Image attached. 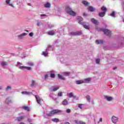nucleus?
<instances>
[{"label":"nucleus","instance_id":"24","mask_svg":"<svg viewBox=\"0 0 124 124\" xmlns=\"http://www.w3.org/2000/svg\"><path fill=\"white\" fill-rule=\"evenodd\" d=\"M5 103L6 104H10V103H12L11 100L9 98H7L5 101Z\"/></svg>","mask_w":124,"mask_h":124},{"label":"nucleus","instance_id":"51","mask_svg":"<svg viewBox=\"0 0 124 124\" xmlns=\"http://www.w3.org/2000/svg\"><path fill=\"white\" fill-rule=\"evenodd\" d=\"M48 78V75H46L45 76V79H47Z\"/></svg>","mask_w":124,"mask_h":124},{"label":"nucleus","instance_id":"19","mask_svg":"<svg viewBox=\"0 0 124 124\" xmlns=\"http://www.w3.org/2000/svg\"><path fill=\"white\" fill-rule=\"evenodd\" d=\"M21 93L22 94H25L26 95H30V94H32V93L28 92H26V91L22 92Z\"/></svg>","mask_w":124,"mask_h":124},{"label":"nucleus","instance_id":"47","mask_svg":"<svg viewBox=\"0 0 124 124\" xmlns=\"http://www.w3.org/2000/svg\"><path fill=\"white\" fill-rule=\"evenodd\" d=\"M41 17H43V18H45V17H47V16H46V15H44V14H42L40 15Z\"/></svg>","mask_w":124,"mask_h":124},{"label":"nucleus","instance_id":"59","mask_svg":"<svg viewBox=\"0 0 124 124\" xmlns=\"http://www.w3.org/2000/svg\"><path fill=\"white\" fill-rule=\"evenodd\" d=\"M92 103H93V101H92Z\"/></svg>","mask_w":124,"mask_h":124},{"label":"nucleus","instance_id":"11","mask_svg":"<svg viewBox=\"0 0 124 124\" xmlns=\"http://www.w3.org/2000/svg\"><path fill=\"white\" fill-rule=\"evenodd\" d=\"M35 97L37 100V103L40 105H41V101H42V99L38 95H35Z\"/></svg>","mask_w":124,"mask_h":124},{"label":"nucleus","instance_id":"36","mask_svg":"<svg viewBox=\"0 0 124 124\" xmlns=\"http://www.w3.org/2000/svg\"><path fill=\"white\" fill-rule=\"evenodd\" d=\"M58 78L59 79H61V80H64V78L60 74H58Z\"/></svg>","mask_w":124,"mask_h":124},{"label":"nucleus","instance_id":"42","mask_svg":"<svg viewBox=\"0 0 124 124\" xmlns=\"http://www.w3.org/2000/svg\"><path fill=\"white\" fill-rule=\"evenodd\" d=\"M95 62H96V63H97V64H99V62H100V59H96Z\"/></svg>","mask_w":124,"mask_h":124},{"label":"nucleus","instance_id":"13","mask_svg":"<svg viewBox=\"0 0 124 124\" xmlns=\"http://www.w3.org/2000/svg\"><path fill=\"white\" fill-rule=\"evenodd\" d=\"M56 33H57L56 30L50 31L47 32V34H48V35H55V34H56Z\"/></svg>","mask_w":124,"mask_h":124},{"label":"nucleus","instance_id":"18","mask_svg":"<svg viewBox=\"0 0 124 124\" xmlns=\"http://www.w3.org/2000/svg\"><path fill=\"white\" fill-rule=\"evenodd\" d=\"M91 21L92 23H93V24H94V25H98V21H97V20L94 18H92L91 19Z\"/></svg>","mask_w":124,"mask_h":124},{"label":"nucleus","instance_id":"39","mask_svg":"<svg viewBox=\"0 0 124 124\" xmlns=\"http://www.w3.org/2000/svg\"><path fill=\"white\" fill-rule=\"evenodd\" d=\"M43 56H44L45 57H46L47 55H48V52L47 51H43L42 52Z\"/></svg>","mask_w":124,"mask_h":124},{"label":"nucleus","instance_id":"31","mask_svg":"<svg viewBox=\"0 0 124 124\" xmlns=\"http://www.w3.org/2000/svg\"><path fill=\"white\" fill-rule=\"evenodd\" d=\"M52 121L54 123H59L60 122V120L58 118H53L52 119Z\"/></svg>","mask_w":124,"mask_h":124},{"label":"nucleus","instance_id":"49","mask_svg":"<svg viewBox=\"0 0 124 124\" xmlns=\"http://www.w3.org/2000/svg\"><path fill=\"white\" fill-rule=\"evenodd\" d=\"M66 112L68 113H69L70 112H71V110H70V109H68L66 110Z\"/></svg>","mask_w":124,"mask_h":124},{"label":"nucleus","instance_id":"48","mask_svg":"<svg viewBox=\"0 0 124 124\" xmlns=\"http://www.w3.org/2000/svg\"><path fill=\"white\" fill-rule=\"evenodd\" d=\"M29 36H31V37H32L33 36V33H32V32H30V33H29Z\"/></svg>","mask_w":124,"mask_h":124},{"label":"nucleus","instance_id":"38","mask_svg":"<svg viewBox=\"0 0 124 124\" xmlns=\"http://www.w3.org/2000/svg\"><path fill=\"white\" fill-rule=\"evenodd\" d=\"M48 29H52V28H54V24H48Z\"/></svg>","mask_w":124,"mask_h":124},{"label":"nucleus","instance_id":"40","mask_svg":"<svg viewBox=\"0 0 124 124\" xmlns=\"http://www.w3.org/2000/svg\"><path fill=\"white\" fill-rule=\"evenodd\" d=\"M23 108L24 109V110H26V111H30V108L28 107L24 106L23 107Z\"/></svg>","mask_w":124,"mask_h":124},{"label":"nucleus","instance_id":"15","mask_svg":"<svg viewBox=\"0 0 124 124\" xmlns=\"http://www.w3.org/2000/svg\"><path fill=\"white\" fill-rule=\"evenodd\" d=\"M27 34H27L26 33H23L22 34L18 35L17 36V37L19 39H23V38H24V37H25V36H26Z\"/></svg>","mask_w":124,"mask_h":124},{"label":"nucleus","instance_id":"41","mask_svg":"<svg viewBox=\"0 0 124 124\" xmlns=\"http://www.w3.org/2000/svg\"><path fill=\"white\" fill-rule=\"evenodd\" d=\"M50 97H51V98H52L53 100H56V98H55V97H54V95L53 94H50L49 95Z\"/></svg>","mask_w":124,"mask_h":124},{"label":"nucleus","instance_id":"23","mask_svg":"<svg viewBox=\"0 0 124 124\" xmlns=\"http://www.w3.org/2000/svg\"><path fill=\"white\" fill-rule=\"evenodd\" d=\"M44 6L46 8H50V7H51V4L49 2H47L44 4Z\"/></svg>","mask_w":124,"mask_h":124},{"label":"nucleus","instance_id":"43","mask_svg":"<svg viewBox=\"0 0 124 124\" xmlns=\"http://www.w3.org/2000/svg\"><path fill=\"white\" fill-rule=\"evenodd\" d=\"M70 74V73H69V72H65L63 73V75L65 76H69Z\"/></svg>","mask_w":124,"mask_h":124},{"label":"nucleus","instance_id":"44","mask_svg":"<svg viewBox=\"0 0 124 124\" xmlns=\"http://www.w3.org/2000/svg\"><path fill=\"white\" fill-rule=\"evenodd\" d=\"M11 89H12L11 86H7L6 90V91H9V90H11Z\"/></svg>","mask_w":124,"mask_h":124},{"label":"nucleus","instance_id":"9","mask_svg":"<svg viewBox=\"0 0 124 124\" xmlns=\"http://www.w3.org/2000/svg\"><path fill=\"white\" fill-rule=\"evenodd\" d=\"M119 121V118L115 116H112L111 117V121L113 124H117Z\"/></svg>","mask_w":124,"mask_h":124},{"label":"nucleus","instance_id":"1","mask_svg":"<svg viewBox=\"0 0 124 124\" xmlns=\"http://www.w3.org/2000/svg\"><path fill=\"white\" fill-rule=\"evenodd\" d=\"M58 113H62V110H58V109H54L53 110H52L49 113L47 114H44L43 117L45 118H47V117H52V116H54L55 114H57Z\"/></svg>","mask_w":124,"mask_h":124},{"label":"nucleus","instance_id":"52","mask_svg":"<svg viewBox=\"0 0 124 124\" xmlns=\"http://www.w3.org/2000/svg\"><path fill=\"white\" fill-rule=\"evenodd\" d=\"M37 26H40V25H41L40 22H37Z\"/></svg>","mask_w":124,"mask_h":124},{"label":"nucleus","instance_id":"28","mask_svg":"<svg viewBox=\"0 0 124 124\" xmlns=\"http://www.w3.org/2000/svg\"><path fill=\"white\" fill-rule=\"evenodd\" d=\"M50 78H55V72L54 71H50Z\"/></svg>","mask_w":124,"mask_h":124},{"label":"nucleus","instance_id":"8","mask_svg":"<svg viewBox=\"0 0 124 124\" xmlns=\"http://www.w3.org/2000/svg\"><path fill=\"white\" fill-rule=\"evenodd\" d=\"M69 35H81L82 34V31H77L75 32H71L69 33Z\"/></svg>","mask_w":124,"mask_h":124},{"label":"nucleus","instance_id":"45","mask_svg":"<svg viewBox=\"0 0 124 124\" xmlns=\"http://www.w3.org/2000/svg\"><path fill=\"white\" fill-rule=\"evenodd\" d=\"M61 96H62V92H59L58 93V97H60Z\"/></svg>","mask_w":124,"mask_h":124},{"label":"nucleus","instance_id":"60","mask_svg":"<svg viewBox=\"0 0 124 124\" xmlns=\"http://www.w3.org/2000/svg\"><path fill=\"white\" fill-rule=\"evenodd\" d=\"M116 68H117L115 67V68H114V69H116Z\"/></svg>","mask_w":124,"mask_h":124},{"label":"nucleus","instance_id":"46","mask_svg":"<svg viewBox=\"0 0 124 124\" xmlns=\"http://www.w3.org/2000/svg\"><path fill=\"white\" fill-rule=\"evenodd\" d=\"M110 16H111V17H115V12H112V13L110 14Z\"/></svg>","mask_w":124,"mask_h":124},{"label":"nucleus","instance_id":"57","mask_svg":"<svg viewBox=\"0 0 124 124\" xmlns=\"http://www.w3.org/2000/svg\"><path fill=\"white\" fill-rule=\"evenodd\" d=\"M83 16H87V15H86V13H84V14H83Z\"/></svg>","mask_w":124,"mask_h":124},{"label":"nucleus","instance_id":"34","mask_svg":"<svg viewBox=\"0 0 124 124\" xmlns=\"http://www.w3.org/2000/svg\"><path fill=\"white\" fill-rule=\"evenodd\" d=\"M101 10L102 11H104L103 12H105V13H106V11H107V9L106 8V7L103 6L101 8Z\"/></svg>","mask_w":124,"mask_h":124},{"label":"nucleus","instance_id":"21","mask_svg":"<svg viewBox=\"0 0 124 124\" xmlns=\"http://www.w3.org/2000/svg\"><path fill=\"white\" fill-rule=\"evenodd\" d=\"M62 105H63L64 106H66V105H68V102L67 101V100L64 99L62 102Z\"/></svg>","mask_w":124,"mask_h":124},{"label":"nucleus","instance_id":"20","mask_svg":"<svg viewBox=\"0 0 124 124\" xmlns=\"http://www.w3.org/2000/svg\"><path fill=\"white\" fill-rule=\"evenodd\" d=\"M104 42L103 40H96L95 41L96 44H103Z\"/></svg>","mask_w":124,"mask_h":124},{"label":"nucleus","instance_id":"6","mask_svg":"<svg viewBox=\"0 0 124 124\" xmlns=\"http://www.w3.org/2000/svg\"><path fill=\"white\" fill-rule=\"evenodd\" d=\"M117 44L118 46L124 47V38H120L117 41Z\"/></svg>","mask_w":124,"mask_h":124},{"label":"nucleus","instance_id":"10","mask_svg":"<svg viewBox=\"0 0 124 124\" xmlns=\"http://www.w3.org/2000/svg\"><path fill=\"white\" fill-rule=\"evenodd\" d=\"M0 65L3 68H6L7 65H8V62L4 61H2L0 62Z\"/></svg>","mask_w":124,"mask_h":124},{"label":"nucleus","instance_id":"16","mask_svg":"<svg viewBox=\"0 0 124 124\" xmlns=\"http://www.w3.org/2000/svg\"><path fill=\"white\" fill-rule=\"evenodd\" d=\"M57 46H58V42L55 41V43L52 46H49L47 49L49 50V49H52V48H54V47H56Z\"/></svg>","mask_w":124,"mask_h":124},{"label":"nucleus","instance_id":"55","mask_svg":"<svg viewBox=\"0 0 124 124\" xmlns=\"http://www.w3.org/2000/svg\"><path fill=\"white\" fill-rule=\"evenodd\" d=\"M28 121L29 122H31V119H28Z\"/></svg>","mask_w":124,"mask_h":124},{"label":"nucleus","instance_id":"2","mask_svg":"<svg viewBox=\"0 0 124 124\" xmlns=\"http://www.w3.org/2000/svg\"><path fill=\"white\" fill-rule=\"evenodd\" d=\"M65 11L66 13L69 14V15H71V16H75V15H76V13L72 11V9L70 8V7L69 6H66L65 7Z\"/></svg>","mask_w":124,"mask_h":124},{"label":"nucleus","instance_id":"30","mask_svg":"<svg viewBox=\"0 0 124 124\" xmlns=\"http://www.w3.org/2000/svg\"><path fill=\"white\" fill-rule=\"evenodd\" d=\"M24 118L25 117L24 116H20L19 117L16 118V120L18 121V122H20V121H22V120H23Z\"/></svg>","mask_w":124,"mask_h":124},{"label":"nucleus","instance_id":"5","mask_svg":"<svg viewBox=\"0 0 124 124\" xmlns=\"http://www.w3.org/2000/svg\"><path fill=\"white\" fill-rule=\"evenodd\" d=\"M98 31H103L105 34H106V35H107L108 36H111V31H109L108 29L100 28L98 29Z\"/></svg>","mask_w":124,"mask_h":124},{"label":"nucleus","instance_id":"53","mask_svg":"<svg viewBox=\"0 0 124 124\" xmlns=\"http://www.w3.org/2000/svg\"><path fill=\"white\" fill-rule=\"evenodd\" d=\"M122 6L123 7V10L124 11V2L122 3Z\"/></svg>","mask_w":124,"mask_h":124},{"label":"nucleus","instance_id":"26","mask_svg":"<svg viewBox=\"0 0 124 124\" xmlns=\"http://www.w3.org/2000/svg\"><path fill=\"white\" fill-rule=\"evenodd\" d=\"M82 3L85 5V6H89L90 5V3H89L88 1L86 0H83L82 1Z\"/></svg>","mask_w":124,"mask_h":124},{"label":"nucleus","instance_id":"4","mask_svg":"<svg viewBox=\"0 0 124 124\" xmlns=\"http://www.w3.org/2000/svg\"><path fill=\"white\" fill-rule=\"evenodd\" d=\"M17 65L19 69H21V70H24L25 69H26L27 70H32V69L31 67L21 66L22 65V63H20V62H17Z\"/></svg>","mask_w":124,"mask_h":124},{"label":"nucleus","instance_id":"25","mask_svg":"<svg viewBox=\"0 0 124 124\" xmlns=\"http://www.w3.org/2000/svg\"><path fill=\"white\" fill-rule=\"evenodd\" d=\"M76 84L77 85H80L81 84H84V82L83 81V80H76Z\"/></svg>","mask_w":124,"mask_h":124},{"label":"nucleus","instance_id":"58","mask_svg":"<svg viewBox=\"0 0 124 124\" xmlns=\"http://www.w3.org/2000/svg\"><path fill=\"white\" fill-rule=\"evenodd\" d=\"M28 5H29L30 6H31V4H28Z\"/></svg>","mask_w":124,"mask_h":124},{"label":"nucleus","instance_id":"17","mask_svg":"<svg viewBox=\"0 0 124 124\" xmlns=\"http://www.w3.org/2000/svg\"><path fill=\"white\" fill-rule=\"evenodd\" d=\"M91 80H92V78H85L84 79L82 80V81L83 82V84H84V83H90Z\"/></svg>","mask_w":124,"mask_h":124},{"label":"nucleus","instance_id":"54","mask_svg":"<svg viewBox=\"0 0 124 124\" xmlns=\"http://www.w3.org/2000/svg\"><path fill=\"white\" fill-rule=\"evenodd\" d=\"M99 122H102V118L99 119Z\"/></svg>","mask_w":124,"mask_h":124},{"label":"nucleus","instance_id":"50","mask_svg":"<svg viewBox=\"0 0 124 124\" xmlns=\"http://www.w3.org/2000/svg\"><path fill=\"white\" fill-rule=\"evenodd\" d=\"M78 107H79V108H80V109H82L83 108V106H82V104H79L78 105Z\"/></svg>","mask_w":124,"mask_h":124},{"label":"nucleus","instance_id":"27","mask_svg":"<svg viewBox=\"0 0 124 124\" xmlns=\"http://www.w3.org/2000/svg\"><path fill=\"white\" fill-rule=\"evenodd\" d=\"M88 10H89V11H90L91 12H93V11L95 10V9L92 6H89Z\"/></svg>","mask_w":124,"mask_h":124},{"label":"nucleus","instance_id":"7","mask_svg":"<svg viewBox=\"0 0 124 124\" xmlns=\"http://www.w3.org/2000/svg\"><path fill=\"white\" fill-rule=\"evenodd\" d=\"M5 3L8 6H11V7H13L14 8L15 7L11 2V0H5Z\"/></svg>","mask_w":124,"mask_h":124},{"label":"nucleus","instance_id":"32","mask_svg":"<svg viewBox=\"0 0 124 124\" xmlns=\"http://www.w3.org/2000/svg\"><path fill=\"white\" fill-rule=\"evenodd\" d=\"M75 122L76 124H86V123H83L82 121H78L77 120H75Z\"/></svg>","mask_w":124,"mask_h":124},{"label":"nucleus","instance_id":"12","mask_svg":"<svg viewBox=\"0 0 124 124\" xmlns=\"http://www.w3.org/2000/svg\"><path fill=\"white\" fill-rule=\"evenodd\" d=\"M59 89H60V86H52L50 88V91H51V92H56L58 91Z\"/></svg>","mask_w":124,"mask_h":124},{"label":"nucleus","instance_id":"33","mask_svg":"<svg viewBox=\"0 0 124 124\" xmlns=\"http://www.w3.org/2000/svg\"><path fill=\"white\" fill-rule=\"evenodd\" d=\"M27 64L29 66H33V65H34V63L33 62H29L27 63Z\"/></svg>","mask_w":124,"mask_h":124},{"label":"nucleus","instance_id":"14","mask_svg":"<svg viewBox=\"0 0 124 124\" xmlns=\"http://www.w3.org/2000/svg\"><path fill=\"white\" fill-rule=\"evenodd\" d=\"M104 98L106 99V100H107V101H112L114 99V98L113 97L109 96H104Z\"/></svg>","mask_w":124,"mask_h":124},{"label":"nucleus","instance_id":"22","mask_svg":"<svg viewBox=\"0 0 124 124\" xmlns=\"http://www.w3.org/2000/svg\"><path fill=\"white\" fill-rule=\"evenodd\" d=\"M67 96H68V97H70V98H71V97H73L74 98H76V96H74L73 95V93H69L67 94Z\"/></svg>","mask_w":124,"mask_h":124},{"label":"nucleus","instance_id":"56","mask_svg":"<svg viewBox=\"0 0 124 124\" xmlns=\"http://www.w3.org/2000/svg\"><path fill=\"white\" fill-rule=\"evenodd\" d=\"M0 90H2V86H0Z\"/></svg>","mask_w":124,"mask_h":124},{"label":"nucleus","instance_id":"3","mask_svg":"<svg viewBox=\"0 0 124 124\" xmlns=\"http://www.w3.org/2000/svg\"><path fill=\"white\" fill-rule=\"evenodd\" d=\"M77 19L79 20V22H78L79 24H80V25H82L84 29H86V30H89L90 29V26L87 25V24H86V23L81 21H83V18H82V17L80 16H78Z\"/></svg>","mask_w":124,"mask_h":124},{"label":"nucleus","instance_id":"37","mask_svg":"<svg viewBox=\"0 0 124 124\" xmlns=\"http://www.w3.org/2000/svg\"><path fill=\"white\" fill-rule=\"evenodd\" d=\"M35 86V81L32 80L31 82V87H34Z\"/></svg>","mask_w":124,"mask_h":124},{"label":"nucleus","instance_id":"29","mask_svg":"<svg viewBox=\"0 0 124 124\" xmlns=\"http://www.w3.org/2000/svg\"><path fill=\"white\" fill-rule=\"evenodd\" d=\"M105 12H101V13H100L99 14V16L100 17H104V16H105Z\"/></svg>","mask_w":124,"mask_h":124},{"label":"nucleus","instance_id":"35","mask_svg":"<svg viewBox=\"0 0 124 124\" xmlns=\"http://www.w3.org/2000/svg\"><path fill=\"white\" fill-rule=\"evenodd\" d=\"M86 98L87 100L88 101V102H91V96H90V95H86Z\"/></svg>","mask_w":124,"mask_h":124}]
</instances>
